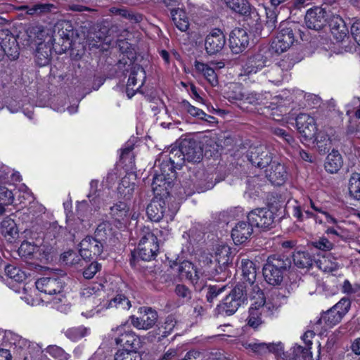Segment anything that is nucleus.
Wrapping results in <instances>:
<instances>
[{
    "mask_svg": "<svg viewBox=\"0 0 360 360\" xmlns=\"http://www.w3.org/2000/svg\"><path fill=\"white\" fill-rule=\"evenodd\" d=\"M195 68L199 72L203 75L212 86H214L217 85L218 79L213 68H210L208 65L199 61L195 62Z\"/></svg>",
    "mask_w": 360,
    "mask_h": 360,
    "instance_id": "nucleus-35",
    "label": "nucleus"
},
{
    "mask_svg": "<svg viewBox=\"0 0 360 360\" xmlns=\"http://www.w3.org/2000/svg\"><path fill=\"white\" fill-rule=\"evenodd\" d=\"M326 13L325 9L319 6L309 8L304 18L307 27L314 30H321L326 22Z\"/></svg>",
    "mask_w": 360,
    "mask_h": 360,
    "instance_id": "nucleus-20",
    "label": "nucleus"
},
{
    "mask_svg": "<svg viewBox=\"0 0 360 360\" xmlns=\"http://www.w3.org/2000/svg\"><path fill=\"white\" fill-rule=\"evenodd\" d=\"M266 176L274 185H283L287 179V172L284 165L274 161L266 169Z\"/></svg>",
    "mask_w": 360,
    "mask_h": 360,
    "instance_id": "nucleus-23",
    "label": "nucleus"
},
{
    "mask_svg": "<svg viewBox=\"0 0 360 360\" xmlns=\"http://www.w3.org/2000/svg\"><path fill=\"white\" fill-rule=\"evenodd\" d=\"M136 187L135 183H131L129 178L124 176L118 186V192L124 199H130Z\"/></svg>",
    "mask_w": 360,
    "mask_h": 360,
    "instance_id": "nucleus-40",
    "label": "nucleus"
},
{
    "mask_svg": "<svg viewBox=\"0 0 360 360\" xmlns=\"http://www.w3.org/2000/svg\"><path fill=\"white\" fill-rule=\"evenodd\" d=\"M73 34V27L69 21L58 22L55 26L53 43L58 48H54L56 53L61 54L71 46L70 38Z\"/></svg>",
    "mask_w": 360,
    "mask_h": 360,
    "instance_id": "nucleus-7",
    "label": "nucleus"
},
{
    "mask_svg": "<svg viewBox=\"0 0 360 360\" xmlns=\"http://www.w3.org/2000/svg\"><path fill=\"white\" fill-rule=\"evenodd\" d=\"M1 229L2 234L5 236L14 237L18 233V229L14 220L9 217L5 218L1 221Z\"/></svg>",
    "mask_w": 360,
    "mask_h": 360,
    "instance_id": "nucleus-45",
    "label": "nucleus"
},
{
    "mask_svg": "<svg viewBox=\"0 0 360 360\" xmlns=\"http://www.w3.org/2000/svg\"><path fill=\"white\" fill-rule=\"evenodd\" d=\"M245 292H249L251 305L249 309L259 311L262 316H271L273 314L274 307L271 302H266L264 292L258 285L251 287H245Z\"/></svg>",
    "mask_w": 360,
    "mask_h": 360,
    "instance_id": "nucleus-8",
    "label": "nucleus"
},
{
    "mask_svg": "<svg viewBox=\"0 0 360 360\" xmlns=\"http://www.w3.org/2000/svg\"><path fill=\"white\" fill-rule=\"evenodd\" d=\"M82 296L85 298L89 299H96L98 297H104L103 291L98 288L95 290L94 287H87L84 288L81 292Z\"/></svg>",
    "mask_w": 360,
    "mask_h": 360,
    "instance_id": "nucleus-60",
    "label": "nucleus"
},
{
    "mask_svg": "<svg viewBox=\"0 0 360 360\" xmlns=\"http://www.w3.org/2000/svg\"><path fill=\"white\" fill-rule=\"evenodd\" d=\"M290 260L284 256H271L263 267V276L270 285H277L283 281V271L290 266Z\"/></svg>",
    "mask_w": 360,
    "mask_h": 360,
    "instance_id": "nucleus-4",
    "label": "nucleus"
},
{
    "mask_svg": "<svg viewBox=\"0 0 360 360\" xmlns=\"http://www.w3.org/2000/svg\"><path fill=\"white\" fill-rule=\"evenodd\" d=\"M110 214L115 220V226L119 229H125L129 219V207L124 202H118L110 208Z\"/></svg>",
    "mask_w": 360,
    "mask_h": 360,
    "instance_id": "nucleus-21",
    "label": "nucleus"
},
{
    "mask_svg": "<svg viewBox=\"0 0 360 360\" xmlns=\"http://www.w3.org/2000/svg\"><path fill=\"white\" fill-rule=\"evenodd\" d=\"M288 360H311V352L309 347L295 345L291 349V352H287Z\"/></svg>",
    "mask_w": 360,
    "mask_h": 360,
    "instance_id": "nucleus-36",
    "label": "nucleus"
},
{
    "mask_svg": "<svg viewBox=\"0 0 360 360\" xmlns=\"http://www.w3.org/2000/svg\"><path fill=\"white\" fill-rule=\"evenodd\" d=\"M125 324L115 330L114 339L117 345L129 350H139L141 347V338L130 330L125 329Z\"/></svg>",
    "mask_w": 360,
    "mask_h": 360,
    "instance_id": "nucleus-9",
    "label": "nucleus"
},
{
    "mask_svg": "<svg viewBox=\"0 0 360 360\" xmlns=\"http://www.w3.org/2000/svg\"><path fill=\"white\" fill-rule=\"evenodd\" d=\"M266 58L261 53H257L248 58L245 64V72L248 74L257 73L266 65Z\"/></svg>",
    "mask_w": 360,
    "mask_h": 360,
    "instance_id": "nucleus-34",
    "label": "nucleus"
},
{
    "mask_svg": "<svg viewBox=\"0 0 360 360\" xmlns=\"http://www.w3.org/2000/svg\"><path fill=\"white\" fill-rule=\"evenodd\" d=\"M227 98L231 101H243L245 96V93L242 91L240 86H234L233 89L226 93Z\"/></svg>",
    "mask_w": 360,
    "mask_h": 360,
    "instance_id": "nucleus-58",
    "label": "nucleus"
},
{
    "mask_svg": "<svg viewBox=\"0 0 360 360\" xmlns=\"http://www.w3.org/2000/svg\"><path fill=\"white\" fill-rule=\"evenodd\" d=\"M131 302L123 294H117L109 301L106 308H115L120 311L129 310L131 307Z\"/></svg>",
    "mask_w": 360,
    "mask_h": 360,
    "instance_id": "nucleus-37",
    "label": "nucleus"
},
{
    "mask_svg": "<svg viewBox=\"0 0 360 360\" xmlns=\"http://www.w3.org/2000/svg\"><path fill=\"white\" fill-rule=\"evenodd\" d=\"M88 329L84 326L77 328H72L67 330L66 335L68 338L73 341H76L83 337L87 333Z\"/></svg>",
    "mask_w": 360,
    "mask_h": 360,
    "instance_id": "nucleus-53",
    "label": "nucleus"
},
{
    "mask_svg": "<svg viewBox=\"0 0 360 360\" xmlns=\"http://www.w3.org/2000/svg\"><path fill=\"white\" fill-rule=\"evenodd\" d=\"M53 4H38L29 8L28 6H23L22 9H27L26 13L29 15H39L41 13H47L55 8Z\"/></svg>",
    "mask_w": 360,
    "mask_h": 360,
    "instance_id": "nucleus-44",
    "label": "nucleus"
},
{
    "mask_svg": "<svg viewBox=\"0 0 360 360\" xmlns=\"http://www.w3.org/2000/svg\"><path fill=\"white\" fill-rule=\"evenodd\" d=\"M0 44L4 54L12 56L13 59L18 58L17 41L8 30L0 32Z\"/></svg>",
    "mask_w": 360,
    "mask_h": 360,
    "instance_id": "nucleus-25",
    "label": "nucleus"
},
{
    "mask_svg": "<svg viewBox=\"0 0 360 360\" xmlns=\"http://www.w3.org/2000/svg\"><path fill=\"white\" fill-rule=\"evenodd\" d=\"M226 43L224 32L218 28L212 30L205 39V49L207 54L216 55L221 52Z\"/></svg>",
    "mask_w": 360,
    "mask_h": 360,
    "instance_id": "nucleus-12",
    "label": "nucleus"
},
{
    "mask_svg": "<svg viewBox=\"0 0 360 360\" xmlns=\"http://www.w3.org/2000/svg\"><path fill=\"white\" fill-rule=\"evenodd\" d=\"M312 245L314 248L323 251L331 250L334 247V244L324 236L314 240Z\"/></svg>",
    "mask_w": 360,
    "mask_h": 360,
    "instance_id": "nucleus-54",
    "label": "nucleus"
},
{
    "mask_svg": "<svg viewBox=\"0 0 360 360\" xmlns=\"http://www.w3.org/2000/svg\"><path fill=\"white\" fill-rule=\"evenodd\" d=\"M13 195L11 191L4 186H0V204L10 205L13 202Z\"/></svg>",
    "mask_w": 360,
    "mask_h": 360,
    "instance_id": "nucleus-62",
    "label": "nucleus"
},
{
    "mask_svg": "<svg viewBox=\"0 0 360 360\" xmlns=\"http://www.w3.org/2000/svg\"><path fill=\"white\" fill-rule=\"evenodd\" d=\"M342 158L341 155L337 150H333L326 157L324 167L326 170L330 173L338 172L342 166Z\"/></svg>",
    "mask_w": 360,
    "mask_h": 360,
    "instance_id": "nucleus-33",
    "label": "nucleus"
},
{
    "mask_svg": "<svg viewBox=\"0 0 360 360\" xmlns=\"http://www.w3.org/2000/svg\"><path fill=\"white\" fill-rule=\"evenodd\" d=\"M5 273L9 278L17 282H22L26 277L24 271L11 264L6 266Z\"/></svg>",
    "mask_w": 360,
    "mask_h": 360,
    "instance_id": "nucleus-48",
    "label": "nucleus"
},
{
    "mask_svg": "<svg viewBox=\"0 0 360 360\" xmlns=\"http://www.w3.org/2000/svg\"><path fill=\"white\" fill-rule=\"evenodd\" d=\"M292 260L295 265L300 269L309 268L313 264L311 256L306 251L295 252L292 255Z\"/></svg>",
    "mask_w": 360,
    "mask_h": 360,
    "instance_id": "nucleus-38",
    "label": "nucleus"
},
{
    "mask_svg": "<svg viewBox=\"0 0 360 360\" xmlns=\"http://www.w3.org/2000/svg\"><path fill=\"white\" fill-rule=\"evenodd\" d=\"M268 352H271L278 358L288 360L287 353L284 352L283 345L281 342L267 344Z\"/></svg>",
    "mask_w": 360,
    "mask_h": 360,
    "instance_id": "nucleus-52",
    "label": "nucleus"
},
{
    "mask_svg": "<svg viewBox=\"0 0 360 360\" xmlns=\"http://www.w3.org/2000/svg\"><path fill=\"white\" fill-rule=\"evenodd\" d=\"M200 272L191 262H181V280L184 278L193 285H196L200 278Z\"/></svg>",
    "mask_w": 360,
    "mask_h": 360,
    "instance_id": "nucleus-29",
    "label": "nucleus"
},
{
    "mask_svg": "<svg viewBox=\"0 0 360 360\" xmlns=\"http://www.w3.org/2000/svg\"><path fill=\"white\" fill-rule=\"evenodd\" d=\"M98 181L92 180L90 183V193L88 195V197L90 198V202L93 205H96V207H98L97 204L99 203V191L98 190Z\"/></svg>",
    "mask_w": 360,
    "mask_h": 360,
    "instance_id": "nucleus-55",
    "label": "nucleus"
},
{
    "mask_svg": "<svg viewBox=\"0 0 360 360\" xmlns=\"http://www.w3.org/2000/svg\"><path fill=\"white\" fill-rule=\"evenodd\" d=\"M291 65L287 61L282 60L278 64L272 67L267 72V78L271 83L279 85L283 79V69H290Z\"/></svg>",
    "mask_w": 360,
    "mask_h": 360,
    "instance_id": "nucleus-30",
    "label": "nucleus"
},
{
    "mask_svg": "<svg viewBox=\"0 0 360 360\" xmlns=\"http://www.w3.org/2000/svg\"><path fill=\"white\" fill-rule=\"evenodd\" d=\"M241 269L243 280L249 284L248 287H251V285H255L257 270L255 264L249 259H243L241 260Z\"/></svg>",
    "mask_w": 360,
    "mask_h": 360,
    "instance_id": "nucleus-32",
    "label": "nucleus"
},
{
    "mask_svg": "<svg viewBox=\"0 0 360 360\" xmlns=\"http://www.w3.org/2000/svg\"><path fill=\"white\" fill-rule=\"evenodd\" d=\"M101 265L96 262L91 263L83 271V276L86 279L92 278L100 271Z\"/></svg>",
    "mask_w": 360,
    "mask_h": 360,
    "instance_id": "nucleus-63",
    "label": "nucleus"
},
{
    "mask_svg": "<svg viewBox=\"0 0 360 360\" xmlns=\"http://www.w3.org/2000/svg\"><path fill=\"white\" fill-rule=\"evenodd\" d=\"M349 192L354 198L360 199V174H353L349 182Z\"/></svg>",
    "mask_w": 360,
    "mask_h": 360,
    "instance_id": "nucleus-43",
    "label": "nucleus"
},
{
    "mask_svg": "<svg viewBox=\"0 0 360 360\" xmlns=\"http://www.w3.org/2000/svg\"><path fill=\"white\" fill-rule=\"evenodd\" d=\"M141 316L136 317L134 315L129 316L131 324L139 330H148L151 328L158 320V314L150 307H141Z\"/></svg>",
    "mask_w": 360,
    "mask_h": 360,
    "instance_id": "nucleus-15",
    "label": "nucleus"
},
{
    "mask_svg": "<svg viewBox=\"0 0 360 360\" xmlns=\"http://www.w3.org/2000/svg\"><path fill=\"white\" fill-rule=\"evenodd\" d=\"M36 288L47 295L60 294L64 288L63 281L58 276L42 277L35 282Z\"/></svg>",
    "mask_w": 360,
    "mask_h": 360,
    "instance_id": "nucleus-16",
    "label": "nucleus"
},
{
    "mask_svg": "<svg viewBox=\"0 0 360 360\" xmlns=\"http://www.w3.org/2000/svg\"><path fill=\"white\" fill-rule=\"evenodd\" d=\"M248 219L252 226L261 229H270L274 223V217L269 209L259 208L249 212Z\"/></svg>",
    "mask_w": 360,
    "mask_h": 360,
    "instance_id": "nucleus-14",
    "label": "nucleus"
},
{
    "mask_svg": "<svg viewBox=\"0 0 360 360\" xmlns=\"http://www.w3.org/2000/svg\"><path fill=\"white\" fill-rule=\"evenodd\" d=\"M146 79V72L143 68L139 65H134L130 72V75L127 84V94L129 98H131L135 92L143 84Z\"/></svg>",
    "mask_w": 360,
    "mask_h": 360,
    "instance_id": "nucleus-19",
    "label": "nucleus"
},
{
    "mask_svg": "<svg viewBox=\"0 0 360 360\" xmlns=\"http://www.w3.org/2000/svg\"><path fill=\"white\" fill-rule=\"evenodd\" d=\"M111 224L108 221H103L99 224L95 231V238L103 243L111 234Z\"/></svg>",
    "mask_w": 360,
    "mask_h": 360,
    "instance_id": "nucleus-41",
    "label": "nucleus"
},
{
    "mask_svg": "<svg viewBox=\"0 0 360 360\" xmlns=\"http://www.w3.org/2000/svg\"><path fill=\"white\" fill-rule=\"evenodd\" d=\"M249 44L247 32L241 28H235L230 34L229 46L233 53H239Z\"/></svg>",
    "mask_w": 360,
    "mask_h": 360,
    "instance_id": "nucleus-22",
    "label": "nucleus"
},
{
    "mask_svg": "<svg viewBox=\"0 0 360 360\" xmlns=\"http://www.w3.org/2000/svg\"><path fill=\"white\" fill-rule=\"evenodd\" d=\"M177 179L174 162L168 160L160 165V173H155L151 184L152 191L155 195L170 196L177 192L173 191L174 181Z\"/></svg>",
    "mask_w": 360,
    "mask_h": 360,
    "instance_id": "nucleus-3",
    "label": "nucleus"
},
{
    "mask_svg": "<svg viewBox=\"0 0 360 360\" xmlns=\"http://www.w3.org/2000/svg\"><path fill=\"white\" fill-rule=\"evenodd\" d=\"M36 247L28 241H24L18 249L19 255L25 259H33Z\"/></svg>",
    "mask_w": 360,
    "mask_h": 360,
    "instance_id": "nucleus-46",
    "label": "nucleus"
},
{
    "mask_svg": "<svg viewBox=\"0 0 360 360\" xmlns=\"http://www.w3.org/2000/svg\"><path fill=\"white\" fill-rule=\"evenodd\" d=\"M328 23L330 32L337 41H342L347 37L348 28L344 20L340 15H332Z\"/></svg>",
    "mask_w": 360,
    "mask_h": 360,
    "instance_id": "nucleus-26",
    "label": "nucleus"
},
{
    "mask_svg": "<svg viewBox=\"0 0 360 360\" xmlns=\"http://www.w3.org/2000/svg\"><path fill=\"white\" fill-rule=\"evenodd\" d=\"M266 21L264 29H266L268 32H271L276 27L277 11L275 9H266Z\"/></svg>",
    "mask_w": 360,
    "mask_h": 360,
    "instance_id": "nucleus-49",
    "label": "nucleus"
},
{
    "mask_svg": "<svg viewBox=\"0 0 360 360\" xmlns=\"http://www.w3.org/2000/svg\"><path fill=\"white\" fill-rule=\"evenodd\" d=\"M31 43L34 42L37 46L35 52V60L39 66L48 65L51 60L52 51L58 48L53 43V34L50 30L42 26H35L27 32Z\"/></svg>",
    "mask_w": 360,
    "mask_h": 360,
    "instance_id": "nucleus-1",
    "label": "nucleus"
},
{
    "mask_svg": "<svg viewBox=\"0 0 360 360\" xmlns=\"http://www.w3.org/2000/svg\"><path fill=\"white\" fill-rule=\"evenodd\" d=\"M115 360H142V356L138 350L124 349L115 354Z\"/></svg>",
    "mask_w": 360,
    "mask_h": 360,
    "instance_id": "nucleus-47",
    "label": "nucleus"
},
{
    "mask_svg": "<svg viewBox=\"0 0 360 360\" xmlns=\"http://www.w3.org/2000/svg\"><path fill=\"white\" fill-rule=\"evenodd\" d=\"M296 126L299 133L305 140H311L315 136L316 125L313 117L300 113L296 118Z\"/></svg>",
    "mask_w": 360,
    "mask_h": 360,
    "instance_id": "nucleus-17",
    "label": "nucleus"
},
{
    "mask_svg": "<svg viewBox=\"0 0 360 360\" xmlns=\"http://www.w3.org/2000/svg\"><path fill=\"white\" fill-rule=\"evenodd\" d=\"M281 30L271 43L272 50L281 53L286 51L295 41V33L290 27H284L281 25Z\"/></svg>",
    "mask_w": 360,
    "mask_h": 360,
    "instance_id": "nucleus-11",
    "label": "nucleus"
},
{
    "mask_svg": "<svg viewBox=\"0 0 360 360\" xmlns=\"http://www.w3.org/2000/svg\"><path fill=\"white\" fill-rule=\"evenodd\" d=\"M82 257L80 254L78 255L77 252L70 250L65 252L63 255V260L69 265H75L79 263Z\"/></svg>",
    "mask_w": 360,
    "mask_h": 360,
    "instance_id": "nucleus-59",
    "label": "nucleus"
},
{
    "mask_svg": "<svg viewBox=\"0 0 360 360\" xmlns=\"http://www.w3.org/2000/svg\"><path fill=\"white\" fill-rule=\"evenodd\" d=\"M231 248L226 245H219L216 248L214 257L218 264V268L216 269L217 274L224 273V276H227L226 268L231 262Z\"/></svg>",
    "mask_w": 360,
    "mask_h": 360,
    "instance_id": "nucleus-24",
    "label": "nucleus"
},
{
    "mask_svg": "<svg viewBox=\"0 0 360 360\" xmlns=\"http://www.w3.org/2000/svg\"><path fill=\"white\" fill-rule=\"evenodd\" d=\"M165 202L161 198H155L146 207L148 217L153 221H159L164 215Z\"/></svg>",
    "mask_w": 360,
    "mask_h": 360,
    "instance_id": "nucleus-28",
    "label": "nucleus"
},
{
    "mask_svg": "<svg viewBox=\"0 0 360 360\" xmlns=\"http://www.w3.org/2000/svg\"><path fill=\"white\" fill-rule=\"evenodd\" d=\"M245 348L250 349L255 353L258 354H265L268 353V346L266 343L264 342H253L250 343H246L245 345Z\"/></svg>",
    "mask_w": 360,
    "mask_h": 360,
    "instance_id": "nucleus-56",
    "label": "nucleus"
},
{
    "mask_svg": "<svg viewBox=\"0 0 360 360\" xmlns=\"http://www.w3.org/2000/svg\"><path fill=\"white\" fill-rule=\"evenodd\" d=\"M226 6L241 15L250 13V5L247 0H224Z\"/></svg>",
    "mask_w": 360,
    "mask_h": 360,
    "instance_id": "nucleus-39",
    "label": "nucleus"
},
{
    "mask_svg": "<svg viewBox=\"0 0 360 360\" xmlns=\"http://www.w3.org/2000/svg\"><path fill=\"white\" fill-rule=\"evenodd\" d=\"M252 225L250 222H238L232 229L231 237L236 244L245 242L252 233Z\"/></svg>",
    "mask_w": 360,
    "mask_h": 360,
    "instance_id": "nucleus-27",
    "label": "nucleus"
},
{
    "mask_svg": "<svg viewBox=\"0 0 360 360\" xmlns=\"http://www.w3.org/2000/svg\"><path fill=\"white\" fill-rule=\"evenodd\" d=\"M319 268L325 272H333L339 269L337 262L331 260L328 257H323L319 260Z\"/></svg>",
    "mask_w": 360,
    "mask_h": 360,
    "instance_id": "nucleus-50",
    "label": "nucleus"
},
{
    "mask_svg": "<svg viewBox=\"0 0 360 360\" xmlns=\"http://www.w3.org/2000/svg\"><path fill=\"white\" fill-rule=\"evenodd\" d=\"M103 249V243L94 237L87 236L79 243V254L84 260H90L99 256Z\"/></svg>",
    "mask_w": 360,
    "mask_h": 360,
    "instance_id": "nucleus-13",
    "label": "nucleus"
},
{
    "mask_svg": "<svg viewBox=\"0 0 360 360\" xmlns=\"http://www.w3.org/2000/svg\"><path fill=\"white\" fill-rule=\"evenodd\" d=\"M246 300L245 288L243 285H238L217 305L218 314L226 316L233 315Z\"/></svg>",
    "mask_w": 360,
    "mask_h": 360,
    "instance_id": "nucleus-5",
    "label": "nucleus"
},
{
    "mask_svg": "<svg viewBox=\"0 0 360 360\" xmlns=\"http://www.w3.org/2000/svg\"><path fill=\"white\" fill-rule=\"evenodd\" d=\"M46 352L51 356L54 357L55 359H58L59 360H65L68 359L67 354L65 351L60 347L56 345H51L46 348Z\"/></svg>",
    "mask_w": 360,
    "mask_h": 360,
    "instance_id": "nucleus-57",
    "label": "nucleus"
},
{
    "mask_svg": "<svg viewBox=\"0 0 360 360\" xmlns=\"http://www.w3.org/2000/svg\"><path fill=\"white\" fill-rule=\"evenodd\" d=\"M351 306V302L348 298H342L330 309L324 312L318 323H324L326 327L332 328L339 323L343 316L349 311Z\"/></svg>",
    "mask_w": 360,
    "mask_h": 360,
    "instance_id": "nucleus-6",
    "label": "nucleus"
},
{
    "mask_svg": "<svg viewBox=\"0 0 360 360\" xmlns=\"http://www.w3.org/2000/svg\"><path fill=\"white\" fill-rule=\"evenodd\" d=\"M50 252L45 246H37L33 259L39 260L41 262L49 259Z\"/></svg>",
    "mask_w": 360,
    "mask_h": 360,
    "instance_id": "nucleus-64",
    "label": "nucleus"
},
{
    "mask_svg": "<svg viewBox=\"0 0 360 360\" xmlns=\"http://www.w3.org/2000/svg\"><path fill=\"white\" fill-rule=\"evenodd\" d=\"M158 229L152 231L149 227L140 228L139 236L140 240L137 250L131 252L130 264L136 266V257L143 261H150L154 259L159 252V243L158 240Z\"/></svg>",
    "mask_w": 360,
    "mask_h": 360,
    "instance_id": "nucleus-2",
    "label": "nucleus"
},
{
    "mask_svg": "<svg viewBox=\"0 0 360 360\" xmlns=\"http://www.w3.org/2000/svg\"><path fill=\"white\" fill-rule=\"evenodd\" d=\"M271 130L274 135L281 138L287 143L293 146V143H295L293 137L290 134L287 133L284 129L278 127H274L271 129Z\"/></svg>",
    "mask_w": 360,
    "mask_h": 360,
    "instance_id": "nucleus-61",
    "label": "nucleus"
},
{
    "mask_svg": "<svg viewBox=\"0 0 360 360\" xmlns=\"http://www.w3.org/2000/svg\"><path fill=\"white\" fill-rule=\"evenodd\" d=\"M201 142L195 135L186 136L181 139V155L188 162H200L202 158Z\"/></svg>",
    "mask_w": 360,
    "mask_h": 360,
    "instance_id": "nucleus-10",
    "label": "nucleus"
},
{
    "mask_svg": "<svg viewBox=\"0 0 360 360\" xmlns=\"http://www.w3.org/2000/svg\"><path fill=\"white\" fill-rule=\"evenodd\" d=\"M248 160L252 165L260 168L269 166L273 162L269 149L262 145L250 148Z\"/></svg>",
    "mask_w": 360,
    "mask_h": 360,
    "instance_id": "nucleus-18",
    "label": "nucleus"
},
{
    "mask_svg": "<svg viewBox=\"0 0 360 360\" xmlns=\"http://www.w3.org/2000/svg\"><path fill=\"white\" fill-rule=\"evenodd\" d=\"M316 143L317 148L321 152H326L330 148L331 141L329 136L324 131H320L315 134L314 137Z\"/></svg>",
    "mask_w": 360,
    "mask_h": 360,
    "instance_id": "nucleus-42",
    "label": "nucleus"
},
{
    "mask_svg": "<svg viewBox=\"0 0 360 360\" xmlns=\"http://www.w3.org/2000/svg\"><path fill=\"white\" fill-rule=\"evenodd\" d=\"M181 296V299H185V300L181 301V304L184 305V310H187L188 312H191L192 308V315L198 316L200 314L202 307L197 304V302L194 299L192 300L191 292L182 285Z\"/></svg>",
    "mask_w": 360,
    "mask_h": 360,
    "instance_id": "nucleus-31",
    "label": "nucleus"
},
{
    "mask_svg": "<svg viewBox=\"0 0 360 360\" xmlns=\"http://www.w3.org/2000/svg\"><path fill=\"white\" fill-rule=\"evenodd\" d=\"M266 317L267 316H262V314H260L259 311L249 309L248 324L253 328H257L262 323V319Z\"/></svg>",
    "mask_w": 360,
    "mask_h": 360,
    "instance_id": "nucleus-51",
    "label": "nucleus"
}]
</instances>
